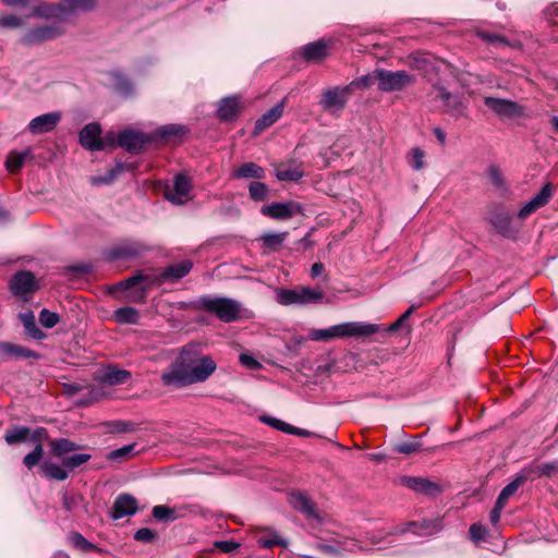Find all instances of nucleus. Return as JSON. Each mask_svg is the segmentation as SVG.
I'll return each instance as SVG.
<instances>
[{"label":"nucleus","instance_id":"nucleus-1","mask_svg":"<svg viewBox=\"0 0 558 558\" xmlns=\"http://www.w3.org/2000/svg\"><path fill=\"white\" fill-rule=\"evenodd\" d=\"M216 363L197 351H180L161 375L165 386L183 388L205 381L215 371Z\"/></svg>","mask_w":558,"mask_h":558},{"label":"nucleus","instance_id":"nucleus-2","mask_svg":"<svg viewBox=\"0 0 558 558\" xmlns=\"http://www.w3.org/2000/svg\"><path fill=\"white\" fill-rule=\"evenodd\" d=\"M378 330L377 326L366 322H347L330 326L325 329H311L306 337L295 338L298 345H303L305 340L328 342L337 338L367 339Z\"/></svg>","mask_w":558,"mask_h":558},{"label":"nucleus","instance_id":"nucleus-3","mask_svg":"<svg viewBox=\"0 0 558 558\" xmlns=\"http://www.w3.org/2000/svg\"><path fill=\"white\" fill-rule=\"evenodd\" d=\"M191 307L214 315L222 323H233L250 317L241 302L227 296L202 295L191 304Z\"/></svg>","mask_w":558,"mask_h":558},{"label":"nucleus","instance_id":"nucleus-4","mask_svg":"<svg viewBox=\"0 0 558 558\" xmlns=\"http://www.w3.org/2000/svg\"><path fill=\"white\" fill-rule=\"evenodd\" d=\"M325 300L322 288L298 287L295 289H277L276 301L283 306L320 304Z\"/></svg>","mask_w":558,"mask_h":558},{"label":"nucleus","instance_id":"nucleus-5","mask_svg":"<svg viewBox=\"0 0 558 558\" xmlns=\"http://www.w3.org/2000/svg\"><path fill=\"white\" fill-rule=\"evenodd\" d=\"M4 440L12 447H35V429L28 426L13 425L5 430ZM24 463L29 470L35 466V448L25 456Z\"/></svg>","mask_w":558,"mask_h":558},{"label":"nucleus","instance_id":"nucleus-6","mask_svg":"<svg viewBox=\"0 0 558 558\" xmlns=\"http://www.w3.org/2000/svg\"><path fill=\"white\" fill-rule=\"evenodd\" d=\"M375 80L380 92H400L407 86L414 84L415 76L404 70L389 71L385 69L375 70Z\"/></svg>","mask_w":558,"mask_h":558},{"label":"nucleus","instance_id":"nucleus-7","mask_svg":"<svg viewBox=\"0 0 558 558\" xmlns=\"http://www.w3.org/2000/svg\"><path fill=\"white\" fill-rule=\"evenodd\" d=\"M96 0H62L57 7L48 10L45 3L37 4V17L51 13L57 17H66L78 12H88L96 8Z\"/></svg>","mask_w":558,"mask_h":558},{"label":"nucleus","instance_id":"nucleus-8","mask_svg":"<svg viewBox=\"0 0 558 558\" xmlns=\"http://www.w3.org/2000/svg\"><path fill=\"white\" fill-rule=\"evenodd\" d=\"M351 96L350 86H335L323 90L318 105L331 114L342 111Z\"/></svg>","mask_w":558,"mask_h":558},{"label":"nucleus","instance_id":"nucleus-9","mask_svg":"<svg viewBox=\"0 0 558 558\" xmlns=\"http://www.w3.org/2000/svg\"><path fill=\"white\" fill-rule=\"evenodd\" d=\"M488 220L497 233L505 238H514L520 230V226L513 223L512 215L499 205L490 208Z\"/></svg>","mask_w":558,"mask_h":558},{"label":"nucleus","instance_id":"nucleus-10","mask_svg":"<svg viewBox=\"0 0 558 558\" xmlns=\"http://www.w3.org/2000/svg\"><path fill=\"white\" fill-rule=\"evenodd\" d=\"M46 440L48 441L47 445L50 447L52 453L58 458H61V460L64 457H68L66 453L78 449V446L75 442L65 438L49 440L47 430L45 428L37 427V462L41 458L43 447L46 445Z\"/></svg>","mask_w":558,"mask_h":558},{"label":"nucleus","instance_id":"nucleus-11","mask_svg":"<svg viewBox=\"0 0 558 558\" xmlns=\"http://www.w3.org/2000/svg\"><path fill=\"white\" fill-rule=\"evenodd\" d=\"M10 290L22 303L32 299L35 289V276L32 271H17L9 282Z\"/></svg>","mask_w":558,"mask_h":558},{"label":"nucleus","instance_id":"nucleus-12","mask_svg":"<svg viewBox=\"0 0 558 558\" xmlns=\"http://www.w3.org/2000/svg\"><path fill=\"white\" fill-rule=\"evenodd\" d=\"M290 505L300 511L308 521L322 524L325 521V514L317 508L312 499L301 492L291 493L289 496Z\"/></svg>","mask_w":558,"mask_h":558},{"label":"nucleus","instance_id":"nucleus-13","mask_svg":"<svg viewBox=\"0 0 558 558\" xmlns=\"http://www.w3.org/2000/svg\"><path fill=\"white\" fill-rule=\"evenodd\" d=\"M302 210V205L294 201L272 203L260 208V213L264 216L275 220H288L293 216L301 214Z\"/></svg>","mask_w":558,"mask_h":558},{"label":"nucleus","instance_id":"nucleus-14","mask_svg":"<svg viewBox=\"0 0 558 558\" xmlns=\"http://www.w3.org/2000/svg\"><path fill=\"white\" fill-rule=\"evenodd\" d=\"M484 104L500 118H513L523 116L522 106L512 100L485 97Z\"/></svg>","mask_w":558,"mask_h":558},{"label":"nucleus","instance_id":"nucleus-15","mask_svg":"<svg viewBox=\"0 0 558 558\" xmlns=\"http://www.w3.org/2000/svg\"><path fill=\"white\" fill-rule=\"evenodd\" d=\"M101 128L98 123H88L80 132V144L87 150L97 151L105 148L101 138Z\"/></svg>","mask_w":558,"mask_h":558},{"label":"nucleus","instance_id":"nucleus-16","mask_svg":"<svg viewBox=\"0 0 558 558\" xmlns=\"http://www.w3.org/2000/svg\"><path fill=\"white\" fill-rule=\"evenodd\" d=\"M149 142V136L132 130H125L118 136V145L132 154L140 153Z\"/></svg>","mask_w":558,"mask_h":558},{"label":"nucleus","instance_id":"nucleus-17","mask_svg":"<svg viewBox=\"0 0 558 558\" xmlns=\"http://www.w3.org/2000/svg\"><path fill=\"white\" fill-rule=\"evenodd\" d=\"M243 108L241 97L232 95L222 98L217 108V117L222 122L235 120Z\"/></svg>","mask_w":558,"mask_h":558},{"label":"nucleus","instance_id":"nucleus-18","mask_svg":"<svg viewBox=\"0 0 558 558\" xmlns=\"http://www.w3.org/2000/svg\"><path fill=\"white\" fill-rule=\"evenodd\" d=\"M553 195V187L550 183H546L541 191L532 197L519 211V219H526L533 213L544 207Z\"/></svg>","mask_w":558,"mask_h":558},{"label":"nucleus","instance_id":"nucleus-19","mask_svg":"<svg viewBox=\"0 0 558 558\" xmlns=\"http://www.w3.org/2000/svg\"><path fill=\"white\" fill-rule=\"evenodd\" d=\"M330 45L324 39L310 43L302 47L301 56L306 62L319 63L329 54Z\"/></svg>","mask_w":558,"mask_h":558},{"label":"nucleus","instance_id":"nucleus-20","mask_svg":"<svg viewBox=\"0 0 558 558\" xmlns=\"http://www.w3.org/2000/svg\"><path fill=\"white\" fill-rule=\"evenodd\" d=\"M131 377V373L125 369H120L114 366H106L99 368L95 373V378L102 384L116 386L126 383Z\"/></svg>","mask_w":558,"mask_h":558},{"label":"nucleus","instance_id":"nucleus-21","mask_svg":"<svg viewBox=\"0 0 558 558\" xmlns=\"http://www.w3.org/2000/svg\"><path fill=\"white\" fill-rule=\"evenodd\" d=\"M147 246L140 242H128L111 248L108 253L109 258L113 259H131L142 256Z\"/></svg>","mask_w":558,"mask_h":558},{"label":"nucleus","instance_id":"nucleus-22","mask_svg":"<svg viewBox=\"0 0 558 558\" xmlns=\"http://www.w3.org/2000/svg\"><path fill=\"white\" fill-rule=\"evenodd\" d=\"M158 281H159V279L157 278L156 274H143V272L138 271L135 275L121 281L119 283V286L122 289H129L131 287L142 283L141 292H142V300H144L145 294L154 286H158Z\"/></svg>","mask_w":558,"mask_h":558},{"label":"nucleus","instance_id":"nucleus-23","mask_svg":"<svg viewBox=\"0 0 558 558\" xmlns=\"http://www.w3.org/2000/svg\"><path fill=\"white\" fill-rule=\"evenodd\" d=\"M190 133V129L183 124H166L155 131L154 137L165 142L181 143Z\"/></svg>","mask_w":558,"mask_h":558},{"label":"nucleus","instance_id":"nucleus-24","mask_svg":"<svg viewBox=\"0 0 558 558\" xmlns=\"http://www.w3.org/2000/svg\"><path fill=\"white\" fill-rule=\"evenodd\" d=\"M190 191L191 182L189 178L183 174H178L174 178L172 191L167 192L166 196L171 203L181 205L189 199Z\"/></svg>","mask_w":558,"mask_h":558},{"label":"nucleus","instance_id":"nucleus-25","mask_svg":"<svg viewBox=\"0 0 558 558\" xmlns=\"http://www.w3.org/2000/svg\"><path fill=\"white\" fill-rule=\"evenodd\" d=\"M441 530L439 520H422L421 522H409L404 527L398 530L399 533L412 532L418 536H428Z\"/></svg>","mask_w":558,"mask_h":558},{"label":"nucleus","instance_id":"nucleus-26","mask_svg":"<svg viewBox=\"0 0 558 558\" xmlns=\"http://www.w3.org/2000/svg\"><path fill=\"white\" fill-rule=\"evenodd\" d=\"M192 267L193 264L190 260H183L166 267L160 274L156 275L159 279L158 286L167 280H180L191 271Z\"/></svg>","mask_w":558,"mask_h":558},{"label":"nucleus","instance_id":"nucleus-27","mask_svg":"<svg viewBox=\"0 0 558 558\" xmlns=\"http://www.w3.org/2000/svg\"><path fill=\"white\" fill-rule=\"evenodd\" d=\"M137 511L136 499L128 494L119 495L113 504L112 518L118 520L126 515H132Z\"/></svg>","mask_w":558,"mask_h":558},{"label":"nucleus","instance_id":"nucleus-28","mask_svg":"<svg viewBox=\"0 0 558 558\" xmlns=\"http://www.w3.org/2000/svg\"><path fill=\"white\" fill-rule=\"evenodd\" d=\"M284 104V100H281L276 106L266 111L259 119H257L254 126V133L260 134L266 129L276 123L283 113Z\"/></svg>","mask_w":558,"mask_h":558},{"label":"nucleus","instance_id":"nucleus-29","mask_svg":"<svg viewBox=\"0 0 558 558\" xmlns=\"http://www.w3.org/2000/svg\"><path fill=\"white\" fill-rule=\"evenodd\" d=\"M416 310L415 305H411L402 315H400L397 320L388 326L381 325V324H373L374 326L378 327V330L375 331L374 335L379 332L385 333H392L399 330H405L407 332L410 331L411 326L409 323L410 316L414 313Z\"/></svg>","mask_w":558,"mask_h":558},{"label":"nucleus","instance_id":"nucleus-30","mask_svg":"<svg viewBox=\"0 0 558 558\" xmlns=\"http://www.w3.org/2000/svg\"><path fill=\"white\" fill-rule=\"evenodd\" d=\"M401 483L414 492L423 493L426 495H433L439 492L437 484L423 477L404 476L401 478Z\"/></svg>","mask_w":558,"mask_h":558},{"label":"nucleus","instance_id":"nucleus-31","mask_svg":"<svg viewBox=\"0 0 558 558\" xmlns=\"http://www.w3.org/2000/svg\"><path fill=\"white\" fill-rule=\"evenodd\" d=\"M434 87H435V89L438 90V93H439L438 96L444 101V105L447 108V112H449L451 116H454V117L464 114L465 106L458 97L452 96L442 86L435 85Z\"/></svg>","mask_w":558,"mask_h":558},{"label":"nucleus","instance_id":"nucleus-32","mask_svg":"<svg viewBox=\"0 0 558 558\" xmlns=\"http://www.w3.org/2000/svg\"><path fill=\"white\" fill-rule=\"evenodd\" d=\"M63 33L64 29L60 21L45 20L43 23L37 22V41L54 39Z\"/></svg>","mask_w":558,"mask_h":558},{"label":"nucleus","instance_id":"nucleus-33","mask_svg":"<svg viewBox=\"0 0 558 558\" xmlns=\"http://www.w3.org/2000/svg\"><path fill=\"white\" fill-rule=\"evenodd\" d=\"M232 178L234 179H264L265 170L255 162H246L239 167L233 173Z\"/></svg>","mask_w":558,"mask_h":558},{"label":"nucleus","instance_id":"nucleus-34","mask_svg":"<svg viewBox=\"0 0 558 558\" xmlns=\"http://www.w3.org/2000/svg\"><path fill=\"white\" fill-rule=\"evenodd\" d=\"M288 232H266L259 236L263 248L268 251H277L288 236Z\"/></svg>","mask_w":558,"mask_h":558},{"label":"nucleus","instance_id":"nucleus-35","mask_svg":"<svg viewBox=\"0 0 558 558\" xmlns=\"http://www.w3.org/2000/svg\"><path fill=\"white\" fill-rule=\"evenodd\" d=\"M61 117L59 111L37 116V133H46L53 130L60 122Z\"/></svg>","mask_w":558,"mask_h":558},{"label":"nucleus","instance_id":"nucleus-36","mask_svg":"<svg viewBox=\"0 0 558 558\" xmlns=\"http://www.w3.org/2000/svg\"><path fill=\"white\" fill-rule=\"evenodd\" d=\"M257 543L263 548H271L274 546H288V541L280 537L279 534L272 530H265L260 535H258Z\"/></svg>","mask_w":558,"mask_h":558},{"label":"nucleus","instance_id":"nucleus-37","mask_svg":"<svg viewBox=\"0 0 558 558\" xmlns=\"http://www.w3.org/2000/svg\"><path fill=\"white\" fill-rule=\"evenodd\" d=\"M124 167L121 162H118L112 169L108 170L105 175H96L89 179V182L94 186L106 185L112 183L118 175L123 171Z\"/></svg>","mask_w":558,"mask_h":558},{"label":"nucleus","instance_id":"nucleus-38","mask_svg":"<svg viewBox=\"0 0 558 558\" xmlns=\"http://www.w3.org/2000/svg\"><path fill=\"white\" fill-rule=\"evenodd\" d=\"M113 317L120 324H136L138 322L140 315L136 308L125 306L116 310Z\"/></svg>","mask_w":558,"mask_h":558},{"label":"nucleus","instance_id":"nucleus-39","mask_svg":"<svg viewBox=\"0 0 558 558\" xmlns=\"http://www.w3.org/2000/svg\"><path fill=\"white\" fill-rule=\"evenodd\" d=\"M29 157H31V149H26L25 151H22V153L12 151L8 156L7 161H5L7 169L12 173L16 172L23 166L25 160Z\"/></svg>","mask_w":558,"mask_h":558},{"label":"nucleus","instance_id":"nucleus-40","mask_svg":"<svg viewBox=\"0 0 558 558\" xmlns=\"http://www.w3.org/2000/svg\"><path fill=\"white\" fill-rule=\"evenodd\" d=\"M248 194L254 202H264L268 198V186L259 181H253L248 185Z\"/></svg>","mask_w":558,"mask_h":558},{"label":"nucleus","instance_id":"nucleus-41","mask_svg":"<svg viewBox=\"0 0 558 558\" xmlns=\"http://www.w3.org/2000/svg\"><path fill=\"white\" fill-rule=\"evenodd\" d=\"M41 471L49 480L64 481L68 477V472L56 463H44L41 465Z\"/></svg>","mask_w":558,"mask_h":558},{"label":"nucleus","instance_id":"nucleus-42","mask_svg":"<svg viewBox=\"0 0 558 558\" xmlns=\"http://www.w3.org/2000/svg\"><path fill=\"white\" fill-rule=\"evenodd\" d=\"M476 36L482 39L483 41L495 46V47H506L509 45L508 39L505 36L489 33L486 31H477Z\"/></svg>","mask_w":558,"mask_h":558},{"label":"nucleus","instance_id":"nucleus-43","mask_svg":"<svg viewBox=\"0 0 558 558\" xmlns=\"http://www.w3.org/2000/svg\"><path fill=\"white\" fill-rule=\"evenodd\" d=\"M153 515L162 522L174 521L179 518L177 510L167 506H155L153 508Z\"/></svg>","mask_w":558,"mask_h":558},{"label":"nucleus","instance_id":"nucleus-44","mask_svg":"<svg viewBox=\"0 0 558 558\" xmlns=\"http://www.w3.org/2000/svg\"><path fill=\"white\" fill-rule=\"evenodd\" d=\"M524 478L523 477H517L515 480H513L511 483H509L508 485H506L502 490L500 492L498 498H497V502L500 504V505H504L506 506L508 499L518 490V488L520 487V485L523 483Z\"/></svg>","mask_w":558,"mask_h":558},{"label":"nucleus","instance_id":"nucleus-45","mask_svg":"<svg viewBox=\"0 0 558 558\" xmlns=\"http://www.w3.org/2000/svg\"><path fill=\"white\" fill-rule=\"evenodd\" d=\"M276 175L280 181H298L303 177V170L300 167H289L279 169Z\"/></svg>","mask_w":558,"mask_h":558},{"label":"nucleus","instance_id":"nucleus-46","mask_svg":"<svg viewBox=\"0 0 558 558\" xmlns=\"http://www.w3.org/2000/svg\"><path fill=\"white\" fill-rule=\"evenodd\" d=\"M89 459L90 454L88 453H74L72 456L64 457L62 459V464L64 468L73 470L86 463Z\"/></svg>","mask_w":558,"mask_h":558},{"label":"nucleus","instance_id":"nucleus-47","mask_svg":"<svg viewBox=\"0 0 558 558\" xmlns=\"http://www.w3.org/2000/svg\"><path fill=\"white\" fill-rule=\"evenodd\" d=\"M69 542L71 545L82 551L88 553L95 549V546L89 543L82 534L80 533H71L69 535Z\"/></svg>","mask_w":558,"mask_h":558},{"label":"nucleus","instance_id":"nucleus-48","mask_svg":"<svg viewBox=\"0 0 558 558\" xmlns=\"http://www.w3.org/2000/svg\"><path fill=\"white\" fill-rule=\"evenodd\" d=\"M60 320V317L57 313L50 312L47 308H43L39 313V322L41 326L45 328L54 327Z\"/></svg>","mask_w":558,"mask_h":558},{"label":"nucleus","instance_id":"nucleus-49","mask_svg":"<svg viewBox=\"0 0 558 558\" xmlns=\"http://www.w3.org/2000/svg\"><path fill=\"white\" fill-rule=\"evenodd\" d=\"M374 83H377L375 80V71L372 74H366L352 81L347 86H350V92L352 93L354 88H367Z\"/></svg>","mask_w":558,"mask_h":558},{"label":"nucleus","instance_id":"nucleus-50","mask_svg":"<svg viewBox=\"0 0 558 558\" xmlns=\"http://www.w3.org/2000/svg\"><path fill=\"white\" fill-rule=\"evenodd\" d=\"M19 318L23 323L27 333L31 337H35V317L33 312L28 310L25 313H20Z\"/></svg>","mask_w":558,"mask_h":558},{"label":"nucleus","instance_id":"nucleus-51","mask_svg":"<svg viewBox=\"0 0 558 558\" xmlns=\"http://www.w3.org/2000/svg\"><path fill=\"white\" fill-rule=\"evenodd\" d=\"M23 24V20L16 15L2 14L0 15V28H17Z\"/></svg>","mask_w":558,"mask_h":558},{"label":"nucleus","instance_id":"nucleus-52","mask_svg":"<svg viewBox=\"0 0 558 558\" xmlns=\"http://www.w3.org/2000/svg\"><path fill=\"white\" fill-rule=\"evenodd\" d=\"M240 363L247 369L257 371L262 368V363L252 353H242L239 356Z\"/></svg>","mask_w":558,"mask_h":558},{"label":"nucleus","instance_id":"nucleus-53","mask_svg":"<svg viewBox=\"0 0 558 558\" xmlns=\"http://www.w3.org/2000/svg\"><path fill=\"white\" fill-rule=\"evenodd\" d=\"M106 426L108 427V432L110 433H124V432H131L134 429L133 424L131 422L126 421H112L106 423Z\"/></svg>","mask_w":558,"mask_h":558},{"label":"nucleus","instance_id":"nucleus-54","mask_svg":"<svg viewBox=\"0 0 558 558\" xmlns=\"http://www.w3.org/2000/svg\"><path fill=\"white\" fill-rule=\"evenodd\" d=\"M424 158H425V153L421 148H418V147L412 148V150H411V167L415 171L423 169L424 168Z\"/></svg>","mask_w":558,"mask_h":558},{"label":"nucleus","instance_id":"nucleus-55","mask_svg":"<svg viewBox=\"0 0 558 558\" xmlns=\"http://www.w3.org/2000/svg\"><path fill=\"white\" fill-rule=\"evenodd\" d=\"M156 532L147 527L140 529L134 534V538L143 543H151L156 539Z\"/></svg>","mask_w":558,"mask_h":558},{"label":"nucleus","instance_id":"nucleus-56","mask_svg":"<svg viewBox=\"0 0 558 558\" xmlns=\"http://www.w3.org/2000/svg\"><path fill=\"white\" fill-rule=\"evenodd\" d=\"M263 421L266 424H268V425L275 427L276 429L281 430V432H283L286 434H290L291 432H293L292 430V425H290V424H288V423H286V422H283L281 420H278V418H275V417H263Z\"/></svg>","mask_w":558,"mask_h":558},{"label":"nucleus","instance_id":"nucleus-57","mask_svg":"<svg viewBox=\"0 0 558 558\" xmlns=\"http://www.w3.org/2000/svg\"><path fill=\"white\" fill-rule=\"evenodd\" d=\"M420 448H421V445L418 442L405 441V442L398 444L396 447V450L399 453L410 454V453L418 451Z\"/></svg>","mask_w":558,"mask_h":558},{"label":"nucleus","instance_id":"nucleus-58","mask_svg":"<svg viewBox=\"0 0 558 558\" xmlns=\"http://www.w3.org/2000/svg\"><path fill=\"white\" fill-rule=\"evenodd\" d=\"M69 272L88 275L93 271V265L89 263H78L66 267Z\"/></svg>","mask_w":558,"mask_h":558},{"label":"nucleus","instance_id":"nucleus-59","mask_svg":"<svg viewBox=\"0 0 558 558\" xmlns=\"http://www.w3.org/2000/svg\"><path fill=\"white\" fill-rule=\"evenodd\" d=\"M134 447H135L134 444L123 446V447H121L119 449H116V450L111 451L109 453L108 458L111 459V460H119L121 458H124V457H126L128 454H130L134 450Z\"/></svg>","mask_w":558,"mask_h":558},{"label":"nucleus","instance_id":"nucleus-60","mask_svg":"<svg viewBox=\"0 0 558 558\" xmlns=\"http://www.w3.org/2000/svg\"><path fill=\"white\" fill-rule=\"evenodd\" d=\"M215 547L222 553H231L239 547V544L232 541H218L215 542Z\"/></svg>","mask_w":558,"mask_h":558},{"label":"nucleus","instance_id":"nucleus-61","mask_svg":"<svg viewBox=\"0 0 558 558\" xmlns=\"http://www.w3.org/2000/svg\"><path fill=\"white\" fill-rule=\"evenodd\" d=\"M486 535V529L478 524H472L470 527V536L473 541L477 542L484 539Z\"/></svg>","mask_w":558,"mask_h":558},{"label":"nucleus","instance_id":"nucleus-62","mask_svg":"<svg viewBox=\"0 0 558 558\" xmlns=\"http://www.w3.org/2000/svg\"><path fill=\"white\" fill-rule=\"evenodd\" d=\"M488 173H489V178L495 186H497V187L504 186V179H502V175H501V172L499 171V169H497L496 167H490L488 170Z\"/></svg>","mask_w":558,"mask_h":558},{"label":"nucleus","instance_id":"nucleus-63","mask_svg":"<svg viewBox=\"0 0 558 558\" xmlns=\"http://www.w3.org/2000/svg\"><path fill=\"white\" fill-rule=\"evenodd\" d=\"M504 507H505L504 505H500L496 501L495 507L490 511V515H489L490 522L493 524H496L499 521Z\"/></svg>","mask_w":558,"mask_h":558},{"label":"nucleus","instance_id":"nucleus-64","mask_svg":"<svg viewBox=\"0 0 558 558\" xmlns=\"http://www.w3.org/2000/svg\"><path fill=\"white\" fill-rule=\"evenodd\" d=\"M325 270V266L323 263H314L311 267V277L316 278L320 276Z\"/></svg>","mask_w":558,"mask_h":558}]
</instances>
